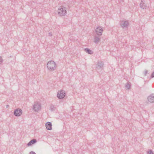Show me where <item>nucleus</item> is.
<instances>
[{"instance_id":"1","label":"nucleus","mask_w":154,"mask_h":154,"mask_svg":"<svg viewBox=\"0 0 154 154\" xmlns=\"http://www.w3.org/2000/svg\"><path fill=\"white\" fill-rule=\"evenodd\" d=\"M47 66L48 69L51 71L54 70L56 69V63L52 60L48 62Z\"/></svg>"},{"instance_id":"2","label":"nucleus","mask_w":154,"mask_h":154,"mask_svg":"<svg viewBox=\"0 0 154 154\" xmlns=\"http://www.w3.org/2000/svg\"><path fill=\"white\" fill-rule=\"evenodd\" d=\"M66 13V8L60 7L58 8V13L60 16L65 15Z\"/></svg>"},{"instance_id":"3","label":"nucleus","mask_w":154,"mask_h":154,"mask_svg":"<svg viewBox=\"0 0 154 154\" xmlns=\"http://www.w3.org/2000/svg\"><path fill=\"white\" fill-rule=\"evenodd\" d=\"M41 105L40 103L35 102L33 106V109L36 112L40 110L41 109Z\"/></svg>"},{"instance_id":"4","label":"nucleus","mask_w":154,"mask_h":154,"mask_svg":"<svg viewBox=\"0 0 154 154\" xmlns=\"http://www.w3.org/2000/svg\"><path fill=\"white\" fill-rule=\"evenodd\" d=\"M65 95V91L63 90L59 91L57 94V97L59 99L63 98L64 97Z\"/></svg>"},{"instance_id":"5","label":"nucleus","mask_w":154,"mask_h":154,"mask_svg":"<svg viewBox=\"0 0 154 154\" xmlns=\"http://www.w3.org/2000/svg\"><path fill=\"white\" fill-rule=\"evenodd\" d=\"M103 29L101 27H97L96 29V33L97 35L100 36L102 35Z\"/></svg>"},{"instance_id":"6","label":"nucleus","mask_w":154,"mask_h":154,"mask_svg":"<svg viewBox=\"0 0 154 154\" xmlns=\"http://www.w3.org/2000/svg\"><path fill=\"white\" fill-rule=\"evenodd\" d=\"M120 23L121 27L123 28H127L129 24V23L127 21H120Z\"/></svg>"},{"instance_id":"7","label":"nucleus","mask_w":154,"mask_h":154,"mask_svg":"<svg viewBox=\"0 0 154 154\" xmlns=\"http://www.w3.org/2000/svg\"><path fill=\"white\" fill-rule=\"evenodd\" d=\"M22 110L20 109H17L15 110L14 112V115L16 116H20L22 114Z\"/></svg>"},{"instance_id":"8","label":"nucleus","mask_w":154,"mask_h":154,"mask_svg":"<svg viewBox=\"0 0 154 154\" xmlns=\"http://www.w3.org/2000/svg\"><path fill=\"white\" fill-rule=\"evenodd\" d=\"M148 101L150 103L154 102V94H152L147 98Z\"/></svg>"},{"instance_id":"9","label":"nucleus","mask_w":154,"mask_h":154,"mask_svg":"<svg viewBox=\"0 0 154 154\" xmlns=\"http://www.w3.org/2000/svg\"><path fill=\"white\" fill-rule=\"evenodd\" d=\"M94 42L95 43H97L99 42L100 40V38L99 35H94Z\"/></svg>"},{"instance_id":"10","label":"nucleus","mask_w":154,"mask_h":154,"mask_svg":"<svg viewBox=\"0 0 154 154\" xmlns=\"http://www.w3.org/2000/svg\"><path fill=\"white\" fill-rule=\"evenodd\" d=\"M104 65V63L103 61H99L97 64V67L99 68L103 69V66Z\"/></svg>"},{"instance_id":"11","label":"nucleus","mask_w":154,"mask_h":154,"mask_svg":"<svg viewBox=\"0 0 154 154\" xmlns=\"http://www.w3.org/2000/svg\"><path fill=\"white\" fill-rule=\"evenodd\" d=\"M45 126L48 130H51L52 129V124L51 122H48L45 124Z\"/></svg>"},{"instance_id":"12","label":"nucleus","mask_w":154,"mask_h":154,"mask_svg":"<svg viewBox=\"0 0 154 154\" xmlns=\"http://www.w3.org/2000/svg\"><path fill=\"white\" fill-rule=\"evenodd\" d=\"M144 2V0H141L140 4V7L143 9H146V7H147V6L145 4Z\"/></svg>"},{"instance_id":"13","label":"nucleus","mask_w":154,"mask_h":154,"mask_svg":"<svg viewBox=\"0 0 154 154\" xmlns=\"http://www.w3.org/2000/svg\"><path fill=\"white\" fill-rule=\"evenodd\" d=\"M37 140L36 139H33L31 140L27 144V146H31L32 144H33L36 143Z\"/></svg>"},{"instance_id":"14","label":"nucleus","mask_w":154,"mask_h":154,"mask_svg":"<svg viewBox=\"0 0 154 154\" xmlns=\"http://www.w3.org/2000/svg\"><path fill=\"white\" fill-rule=\"evenodd\" d=\"M84 51L86 53L89 54H91L93 53V52L91 50L88 48H85Z\"/></svg>"},{"instance_id":"15","label":"nucleus","mask_w":154,"mask_h":154,"mask_svg":"<svg viewBox=\"0 0 154 154\" xmlns=\"http://www.w3.org/2000/svg\"><path fill=\"white\" fill-rule=\"evenodd\" d=\"M126 88L128 89H129L131 88V84L129 82H128L125 85Z\"/></svg>"},{"instance_id":"16","label":"nucleus","mask_w":154,"mask_h":154,"mask_svg":"<svg viewBox=\"0 0 154 154\" xmlns=\"http://www.w3.org/2000/svg\"><path fill=\"white\" fill-rule=\"evenodd\" d=\"M55 109V107L53 105H51L50 107V109L52 111H53Z\"/></svg>"},{"instance_id":"17","label":"nucleus","mask_w":154,"mask_h":154,"mask_svg":"<svg viewBox=\"0 0 154 154\" xmlns=\"http://www.w3.org/2000/svg\"><path fill=\"white\" fill-rule=\"evenodd\" d=\"M147 154H154L153 152L151 150L148 151L147 152Z\"/></svg>"},{"instance_id":"18","label":"nucleus","mask_w":154,"mask_h":154,"mask_svg":"<svg viewBox=\"0 0 154 154\" xmlns=\"http://www.w3.org/2000/svg\"><path fill=\"white\" fill-rule=\"evenodd\" d=\"M147 72H148V71L146 70H145L144 72V75L145 76H146Z\"/></svg>"},{"instance_id":"19","label":"nucleus","mask_w":154,"mask_h":154,"mask_svg":"<svg viewBox=\"0 0 154 154\" xmlns=\"http://www.w3.org/2000/svg\"><path fill=\"white\" fill-rule=\"evenodd\" d=\"M3 60L2 59V58L0 56V64L2 63H3Z\"/></svg>"},{"instance_id":"20","label":"nucleus","mask_w":154,"mask_h":154,"mask_svg":"<svg viewBox=\"0 0 154 154\" xmlns=\"http://www.w3.org/2000/svg\"><path fill=\"white\" fill-rule=\"evenodd\" d=\"M154 77V71L153 72V73L152 74L150 78H152Z\"/></svg>"},{"instance_id":"21","label":"nucleus","mask_w":154,"mask_h":154,"mask_svg":"<svg viewBox=\"0 0 154 154\" xmlns=\"http://www.w3.org/2000/svg\"><path fill=\"white\" fill-rule=\"evenodd\" d=\"M29 154H36L35 152L33 151H31L30 153Z\"/></svg>"},{"instance_id":"22","label":"nucleus","mask_w":154,"mask_h":154,"mask_svg":"<svg viewBox=\"0 0 154 154\" xmlns=\"http://www.w3.org/2000/svg\"><path fill=\"white\" fill-rule=\"evenodd\" d=\"M9 107V105H6V108H8Z\"/></svg>"},{"instance_id":"23","label":"nucleus","mask_w":154,"mask_h":154,"mask_svg":"<svg viewBox=\"0 0 154 154\" xmlns=\"http://www.w3.org/2000/svg\"><path fill=\"white\" fill-rule=\"evenodd\" d=\"M64 125H65V122H64Z\"/></svg>"}]
</instances>
